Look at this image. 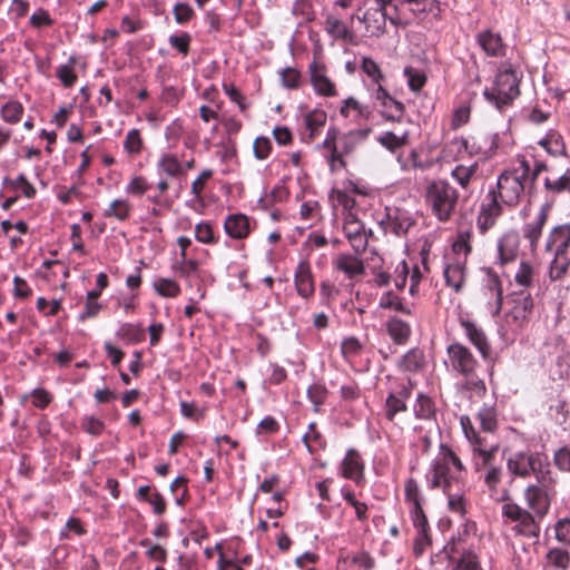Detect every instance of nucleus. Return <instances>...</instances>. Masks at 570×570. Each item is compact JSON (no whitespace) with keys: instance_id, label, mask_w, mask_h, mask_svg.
<instances>
[{"instance_id":"obj_1","label":"nucleus","mask_w":570,"mask_h":570,"mask_svg":"<svg viewBox=\"0 0 570 570\" xmlns=\"http://www.w3.org/2000/svg\"><path fill=\"white\" fill-rule=\"evenodd\" d=\"M460 422L464 435L472 445L474 469L476 472H485L484 483L491 495H493L497 493V484L499 482V471L495 466L499 442L490 440L489 435L482 432H476L468 416H462Z\"/></svg>"},{"instance_id":"obj_2","label":"nucleus","mask_w":570,"mask_h":570,"mask_svg":"<svg viewBox=\"0 0 570 570\" xmlns=\"http://www.w3.org/2000/svg\"><path fill=\"white\" fill-rule=\"evenodd\" d=\"M430 474V489L449 492L451 488H465V466L448 444H440L439 454L431 463Z\"/></svg>"},{"instance_id":"obj_3","label":"nucleus","mask_w":570,"mask_h":570,"mask_svg":"<svg viewBox=\"0 0 570 570\" xmlns=\"http://www.w3.org/2000/svg\"><path fill=\"white\" fill-rule=\"evenodd\" d=\"M532 475L535 478V483L527 487L524 497L528 505L534 513L542 518L549 509L552 499L557 494V475L551 470L550 463L544 454L540 459V466H535Z\"/></svg>"},{"instance_id":"obj_4","label":"nucleus","mask_w":570,"mask_h":570,"mask_svg":"<svg viewBox=\"0 0 570 570\" xmlns=\"http://www.w3.org/2000/svg\"><path fill=\"white\" fill-rule=\"evenodd\" d=\"M455 190L445 181L429 183L425 191V200L440 220H446L456 203Z\"/></svg>"},{"instance_id":"obj_5","label":"nucleus","mask_w":570,"mask_h":570,"mask_svg":"<svg viewBox=\"0 0 570 570\" xmlns=\"http://www.w3.org/2000/svg\"><path fill=\"white\" fill-rule=\"evenodd\" d=\"M451 570H482L474 552L465 548L464 540L452 539L444 547Z\"/></svg>"},{"instance_id":"obj_6","label":"nucleus","mask_w":570,"mask_h":570,"mask_svg":"<svg viewBox=\"0 0 570 570\" xmlns=\"http://www.w3.org/2000/svg\"><path fill=\"white\" fill-rule=\"evenodd\" d=\"M377 4L380 6V9L371 13H365L363 17L353 16L352 17V24H354L355 20H357L360 23L366 24V32L371 36H379L383 32L385 20L390 19L392 22H395L399 17L401 9L404 6H397L394 11H389V6L391 3V0H376Z\"/></svg>"},{"instance_id":"obj_7","label":"nucleus","mask_w":570,"mask_h":570,"mask_svg":"<svg viewBox=\"0 0 570 570\" xmlns=\"http://www.w3.org/2000/svg\"><path fill=\"white\" fill-rule=\"evenodd\" d=\"M502 514L512 522H515L513 530H515L518 534L525 537L538 534L539 527L537 525L534 518L530 512L521 509L518 504L504 503L502 507Z\"/></svg>"},{"instance_id":"obj_8","label":"nucleus","mask_w":570,"mask_h":570,"mask_svg":"<svg viewBox=\"0 0 570 570\" xmlns=\"http://www.w3.org/2000/svg\"><path fill=\"white\" fill-rule=\"evenodd\" d=\"M448 355L453 371L465 377L473 375L476 367V360L469 348L459 343H453L448 347Z\"/></svg>"},{"instance_id":"obj_9","label":"nucleus","mask_w":570,"mask_h":570,"mask_svg":"<svg viewBox=\"0 0 570 570\" xmlns=\"http://www.w3.org/2000/svg\"><path fill=\"white\" fill-rule=\"evenodd\" d=\"M542 454L539 452H517L508 459L507 466L511 474L520 478H529L532 475L535 466H540Z\"/></svg>"},{"instance_id":"obj_10","label":"nucleus","mask_w":570,"mask_h":570,"mask_svg":"<svg viewBox=\"0 0 570 570\" xmlns=\"http://www.w3.org/2000/svg\"><path fill=\"white\" fill-rule=\"evenodd\" d=\"M525 170L504 171L501 173V200L507 205L517 204L521 193L523 191L522 178Z\"/></svg>"},{"instance_id":"obj_11","label":"nucleus","mask_w":570,"mask_h":570,"mask_svg":"<svg viewBox=\"0 0 570 570\" xmlns=\"http://www.w3.org/2000/svg\"><path fill=\"white\" fill-rule=\"evenodd\" d=\"M341 474L343 478L354 481L357 485L364 481V462L360 452L348 449L342 463Z\"/></svg>"},{"instance_id":"obj_12","label":"nucleus","mask_w":570,"mask_h":570,"mask_svg":"<svg viewBox=\"0 0 570 570\" xmlns=\"http://www.w3.org/2000/svg\"><path fill=\"white\" fill-rule=\"evenodd\" d=\"M521 78L515 69L501 70V106L511 105L520 96Z\"/></svg>"},{"instance_id":"obj_13","label":"nucleus","mask_w":570,"mask_h":570,"mask_svg":"<svg viewBox=\"0 0 570 570\" xmlns=\"http://www.w3.org/2000/svg\"><path fill=\"white\" fill-rule=\"evenodd\" d=\"M570 224L554 227L547 240L546 249L554 255H569Z\"/></svg>"},{"instance_id":"obj_14","label":"nucleus","mask_w":570,"mask_h":570,"mask_svg":"<svg viewBox=\"0 0 570 570\" xmlns=\"http://www.w3.org/2000/svg\"><path fill=\"white\" fill-rule=\"evenodd\" d=\"M548 212L549 209L547 207H541L539 213L533 217L531 222H529L525 225L523 229L524 238H527L530 242L532 250L535 249L538 240L542 233V228L547 223Z\"/></svg>"},{"instance_id":"obj_15","label":"nucleus","mask_w":570,"mask_h":570,"mask_svg":"<svg viewBox=\"0 0 570 570\" xmlns=\"http://www.w3.org/2000/svg\"><path fill=\"white\" fill-rule=\"evenodd\" d=\"M136 497L138 500L149 503L155 514L163 515L166 512L167 504L165 498L154 487H139Z\"/></svg>"},{"instance_id":"obj_16","label":"nucleus","mask_w":570,"mask_h":570,"mask_svg":"<svg viewBox=\"0 0 570 570\" xmlns=\"http://www.w3.org/2000/svg\"><path fill=\"white\" fill-rule=\"evenodd\" d=\"M295 285L297 293L307 297L314 293V282L311 272V267L306 262H302L298 265L296 275H295Z\"/></svg>"},{"instance_id":"obj_17","label":"nucleus","mask_w":570,"mask_h":570,"mask_svg":"<svg viewBox=\"0 0 570 570\" xmlns=\"http://www.w3.org/2000/svg\"><path fill=\"white\" fill-rule=\"evenodd\" d=\"M410 391L403 389L399 394L391 393L385 401V416L389 421H393L395 415L407 410L406 400Z\"/></svg>"},{"instance_id":"obj_18","label":"nucleus","mask_w":570,"mask_h":570,"mask_svg":"<svg viewBox=\"0 0 570 570\" xmlns=\"http://www.w3.org/2000/svg\"><path fill=\"white\" fill-rule=\"evenodd\" d=\"M413 412L419 420H434L436 417L435 402L429 395L419 393Z\"/></svg>"},{"instance_id":"obj_19","label":"nucleus","mask_w":570,"mask_h":570,"mask_svg":"<svg viewBox=\"0 0 570 570\" xmlns=\"http://www.w3.org/2000/svg\"><path fill=\"white\" fill-rule=\"evenodd\" d=\"M498 214L499 208L497 203V196L495 193H492L490 203L483 206L478 219V225L481 232L484 233L489 228L494 226Z\"/></svg>"},{"instance_id":"obj_20","label":"nucleus","mask_w":570,"mask_h":570,"mask_svg":"<svg viewBox=\"0 0 570 570\" xmlns=\"http://www.w3.org/2000/svg\"><path fill=\"white\" fill-rule=\"evenodd\" d=\"M400 367L402 371L417 373L425 367V355L420 348L410 350L402 358Z\"/></svg>"},{"instance_id":"obj_21","label":"nucleus","mask_w":570,"mask_h":570,"mask_svg":"<svg viewBox=\"0 0 570 570\" xmlns=\"http://www.w3.org/2000/svg\"><path fill=\"white\" fill-rule=\"evenodd\" d=\"M306 395L313 404V412L321 413L322 406L326 403L330 392L322 383H314L307 387Z\"/></svg>"},{"instance_id":"obj_22","label":"nucleus","mask_w":570,"mask_h":570,"mask_svg":"<svg viewBox=\"0 0 570 570\" xmlns=\"http://www.w3.org/2000/svg\"><path fill=\"white\" fill-rule=\"evenodd\" d=\"M404 499L410 504V510L423 508L422 491L414 478H409L404 484Z\"/></svg>"},{"instance_id":"obj_23","label":"nucleus","mask_w":570,"mask_h":570,"mask_svg":"<svg viewBox=\"0 0 570 570\" xmlns=\"http://www.w3.org/2000/svg\"><path fill=\"white\" fill-rule=\"evenodd\" d=\"M303 441L309 453H316L326 448V440L314 422L308 425V431L304 434Z\"/></svg>"},{"instance_id":"obj_24","label":"nucleus","mask_w":570,"mask_h":570,"mask_svg":"<svg viewBox=\"0 0 570 570\" xmlns=\"http://www.w3.org/2000/svg\"><path fill=\"white\" fill-rule=\"evenodd\" d=\"M504 274L508 278L513 277V279L518 286L525 288V287L530 286V284H531L533 268L529 263L521 261L518 269L511 271V272L505 271Z\"/></svg>"},{"instance_id":"obj_25","label":"nucleus","mask_w":570,"mask_h":570,"mask_svg":"<svg viewBox=\"0 0 570 570\" xmlns=\"http://www.w3.org/2000/svg\"><path fill=\"white\" fill-rule=\"evenodd\" d=\"M464 489L465 488H451L449 492H443L448 497L449 510L458 513L460 517H463L466 512Z\"/></svg>"},{"instance_id":"obj_26","label":"nucleus","mask_w":570,"mask_h":570,"mask_svg":"<svg viewBox=\"0 0 570 570\" xmlns=\"http://www.w3.org/2000/svg\"><path fill=\"white\" fill-rule=\"evenodd\" d=\"M225 228L228 235L234 238H243L248 233V222L244 215L230 216L226 223Z\"/></svg>"},{"instance_id":"obj_27","label":"nucleus","mask_w":570,"mask_h":570,"mask_svg":"<svg viewBox=\"0 0 570 570\" xmlns=\"http://www.w3.org/2000/svg\"><path fill=\"white\" fill-rule=\"evenodd\" d=\"M312 83L317 92L325 96L334 95V85L320 67H314L312 70Z\"/></svg>"},{"instance_id":"obj_28","label":"nucleus","mask_w":570,"mask_h":570,"mask_svg":"<svg viewBox=\"0 0 570 570\" xmlns=\"http://www.w3.org/2000/svg\"><path fill=\"white\" fill-rule=\"evenodd\" d=\"M336 266L351 278L361 275L364 271L362 262L353 256H341L336 262Z\"/></svg>"},{"instance_id":"obj_29","label":"nucleus","mask_w":570,"mask_h":570,"mask_svg":"<svg viewBox=\"0 0 570 570\" xmlns=\"http://www.w3.org/2000/svg\"><path fill=\"white\" fill-rule=\"evenodd\" d=\"M547 562L560 570H566L570 566V554L568 550L562 548H552L547 553Z\"/></svg>"},{"instance_id":"obj_30","label":"nucleus","mask_w":570,"mask_h":570,"mask_svg":"<svg viewBox=\"0 0 570 570\" xmlns=\"http://www.w3.org/2000/svg\"><path fill=\"white\" fill-rule=\"evenodd\" d=\"M386 330L394 343L403 345L411 335V328L407 323H386Z\"/></svg>"},{"instance_id":"obj_31","label":"nucleus","mask_w":570,"mask_h":570,"mask_svg":"<svg viewBox=\"0 0 570 570\" xmlns=\"http://www.w3.org/2000/svg\"><path fill=\"white\" fill-rule=\"evenodd\" d=\"M304 122L309 131V139H313L317 130L325 125L326 114L322 110H313L305 115Z\"/></svg>"},{"instance_id":"obj_32","label":"nucleus","mask_w":570,"mask_h":570,"mask_svg":"<svg viewBox=\"0 0 570 570\" xmlns=\"http://www.w3.org/2000/svg\"><path fill=\"white\" fill-rule=\"evenodd\" d=\"M465 326L466 333L471 342L479 348L483 356L489 352V344L484 334L479 331L474 323H462Z\"/></svg>"},{"instance_id":"obj_33","label":"nucleus","mask_w":570,"mask_h":570,"mask_svg":"<svg viewBox=\"0 0 570 570\" xmlns=\"http://www.w3.org/2000/svg\"><path fill=\"white\" fill-rule=\"evenodd\" d=\"M518 253V237L515 235H507L501 244V265L513 261Z\"/></svg>"},{"instance_id":"obj_34","label":"nucleus","mask_w":570,"mask_h":570,"mask_svg":"<svg viewBox=\"0 0 570 570\" xmlns=\"http://www.w3.org/2000/svg\"><path fill=\"white\" fill-rule=\"evenodd\" d=\"M482 433L489 435L490 440H494L493 432L497 429V414L493 409H483L479 414Z\"/></svg>"},{"instance_id":"obj_35","label":"nucleus","mask_w":570,"mask_h":570,"mask_svg":"<svg viewBox=\"0 0 570 570\" xmlns=\"http://www.w3.org/2000/svg\"><path fill=\"white\" fill-rule=\"evenodd\" d=\"M446 283L459 291L464 281V269L461 262L448 266L445 269Z\"/></svg>"},{"instance_id":"obj_36","label":"nucleus","mask_w":570,"mask_h":570,"mask_svg":"<svg viewBox=\"0 0 570 570\" xmlns=\"http://www.w3.org/2000/svg\"><path fill=\"white\" fill-rule=\"evenodd\" d=\"M139 544L146 547V556L149 560L165 563L167 561V550L160 544H154L149 539H142Z\"/></svg>"},{"instance_id":"obj_37","label":"nucleus","mask_w":570,"mask_h":570,"mask_svg":"<svg viewBox=\"0 0 570 570\" xmlns=\"http://www.w3.org/2000/svg\"><path fill=\"white\" fill-rule=\"evenodd\" d=\"M435 0H391L389 11H394L397 6H409L411 11L431 10Z\"/></svg>"},{"instance_id":"obj_38","label":"nucleus","mask_w":570,"mask_h":570,"mask_svg":"<svg viewBox=\"0 0 570 570\" xmlns=\"http://www.w3.org/2000/svg\"><path fill=\"white\" fill-rule=\"evenodd\" d=\"M379 141L389 150L394 151L407 142V132H403L399 136L394 132L387 131L379 137Z\"/></svg>"},{"instance_id":"obj_39","label":"nucleus","mask_w":570,"mask_h":570,"mask_svg":"<svg viewBox=\"0 0 570 570\" xmlns=\"http://www.w3.org/2000/svg\"><path fill=\"white\" fill-rule=\"evenodd\" d=\"M362 350V344L354 336L346 337L341 345L342 355L345 360H352L358 356Z\"/></svg>"},{"instance_id":"obj_40","label":"nucleus","mask_w":570,"mask_h":570,"mask_svg":"<svg viewBox=\"0 0 570 570\" xmlns=\"http://www.w3.org/2000/svg\"><path fill=\"white\" fill-rule=\"evenodd\" d=\"M81 429L90 434V435H94V436H99L102 432H104V429H105V423L94 416V415H85L82 419H81Z\"/></svg>"},{"instance_id":"obj_41","label":"nucleus","mask_w":570,"mask_h":570,"mask_svg":"<svg viewBox=\"0 0 570 570\" xmlns=\"http://www.w3.org/2000/svg\"><path fill=\"white\" fill-rule=\"evenodd\" d=\"M570 263L569 255H554V259L550 266L551 279H559L567 271Z\"/></svg>"},{"instance_id":"obj_42","label":"nucleus","mask_w":570,"mask_h":570,"mask_svg":"<svg viewBox=\"0 0 570 570\" xmlns=\"http://www.w3.org/2000/svg\"><path fill=\"white\" fill-rule=\"evenodd\" d=\"M553 464L561 472L570 473V448L564 445L553 454Z\"/></svg>"},{"instance_id":"obj_43","label":"nucleus","mask_w":570,"mask_h":570,"mask_svg":"<svg viewBox=\"0 0 570 570\" xmlns=\"http://www.w3.org/2000/svg\"><path fill=\"white\" fill-rule=\"evenodd\" d=\"M404 73L407 77L409 87L412 91H420L426 82V76L412 67H407Z\"/></svg>"},{"instance_id":"obj_44","label":"nucleus","mask_w":570,"mask_h":570,"mask_svg":"<svg viewBox=\"0 0 570 570\" xmlns=\"http://www.w3.org/2000/svg\"><path fill=\"white\" fill-rule=\"evenodd\" d=\"M159 167L169 176H177L181 173V165L173 155H164L159 161Z\"/></svg>"},{"instance_id":"obj_45","label":"nucleus","mask_w":570,"mask_h":570,"mask_svg":"<svg viewBox=\"0 0 570 570\" xmlns=\"http://www.w3.org/2000/svg\"><path fill=\"white\" fill-rule=\"evenodd\" d=\"M410 517L417 533L430 532L428 517L423 508H420L419 510H410Z\"/></svg>"},{"instance_id":"obj_46","label":"nucleus","mask_w":570,"mask_h":570,"mask_svg":"<svg viewBox=\"0 0 570 570\" xmlns=\"http://www.w3.org/2000/svg\"><path fill=\"white\" fill-rule=\"evenodd\" d=\"M52 395L45 389L38 387L31 392L32 405L37 409L43 410L52 402Z\"/></svg>"},{"instance_id":"obj_47","label":"nucleus","mask_w":570,"mask_h":570,"mask_svg":"<svg viewBox=\"0 0 570 570\" xmlns=\"http://www.w3.org/2000/svg\"><path fill=\"white\" fill-rule=\"evenodd\" d=\"M22 111L23 108L20 104L8 102L6 106H3L1 114L4 121L14 124L19 121Z\"/></svg>"},{"instance_id":"obj_48","label":"nucleus","mask_w":570,"mask_h":570,"mask_svg":"<svg viewBox=\"0 0 570 570\" xmlns=\"http://www.w3.org/2000/svg\"><path fill=\"white\" fill-rule=\"evenodd\" d=\"M351 561L362 570H373L376 564L375 559L367 551L353 554Z\"/></svg>"},{"instance_id":"obj_49","label":"nucleus","mask_w":570,"mask_h":570,"mask_svg":"<svg viewBox=\"0 0 570 570\" xmlns=\"http://www.w3.org/2000/svg\"><path fill=\"white\" fill-rule=\"evenodd\" d=\"M327 30L328 32L336 37V38H341V39H351V33L350 31L346 29V27L344 26V23L336 19V18H330L327 20Z\"/></svg>"},{"instance_id":"obj_50","label":"nucleus","mask_w":570,"mask_h":570,"mask_svg":"<svg viewBox=\"0 0 570 570\" xmlns=\"http://www.w3.org/2000/svg\"><path fill=\"white\" fill-rule=\"evenodd\" d=\"M340 395L345 402L356 401L361 397V389L357 383L350 382L341 386Z\"/></svg>"},{"instance_id":"obj_51","label":"nucleus","mask_w":570,"mask_h":570,"mask_svg":"<svg viewBox=\"0 0 570 570\" xmlns=\"http://www.w3.org/2000/svg\"><path fill=\"white\" fill-rule=\"evenodd\" d=\"M363 229L362 223L355 217L354 214L348 212L345 218L344 230L346 235L352 238L358 236Z\"/></svg>"},{"instance_id":"obj_52","label":"nucleus","mask_w":570,"mask_h":570,"mask_svg":"<svg viewBox=\"0 0 570 570\" xmlns=\"http://www.w3.org/2000/svg\"><path fill=\"white\" fill-rule=\"evenodd\" d=\"M130 207L125 200H115L109 210L106 213L107 216H115L118 219H125L129 214Z\"/></svg>"},{"instance_id":"obj_53","label":"nucleus","mask_w":570,"mask_h":570,"mask_svg":"<svg viewBox=\"0 0 570 570\" xmlns=\"http://www.w3.org/2000/svg\"><path fill=\"white\" fill-rule=\"evenodd\" d=\"M155 286L157 292L166 297H174L179 291L178 285L169 279H160L156 283Z\"/></svg>"},{"instance_id":"obj_54","label":"nucleus","mask_w":570,"mask_h":570,"mask_svg":"<svg viewBox=\"0 0 570 570\" xmlns=\"http://www.w3.org/2000/svg\"><path fill=\"white\" fill-rule=\"evenodd\" d=\"M479 41L488 55H497V50L499 47V38L492 36L491 33H483L480 36Z\"/></svg>"},{"instance_id":"obj_55","label":"nucleus","mask_w":570,"mask_h":570,"mask_svg":"<svg viewBox=\"0 0 570 570\" xmlns=\"http://www.w3.org/2000/svg\"><path fill=\"white\" fill-rule=\"evenodd\" d=\"M179 406L181 415L186 419L199 421L204 416V413L194 403L180 401Z\"/></svg>"},{"instance_id":"obj_56","label":"nucleus","mask_w":570,"mask_h":570,"mask_svg":"<svg viewBox=\"0 0 570 570\" xmlns=\"http://www.w3.org/2000/svg\"><path fill=\"white\" fill-rule=\"evenodd\" d=\"M37 307L39 311L43 312V316L50 317L55 316L57 312L60 309V302L57 299L48 302L46 298L40 297L37 301Z\"/></svg>"},{"instance_id":"obj_57","label":"nucleus","mask_w":570,"mask_h":570,"mask_svg":"<svg viewBox=\"0 0 570 570\" xmlns=\"http://www.w3.org/2000/svg\"><path fill=\"white\" fill-rule=\"evenodd\" d=\"M546 186L553 191H562L570 188V175H563L557 178H547Z\"/></svg>"},{"instance_id":"obj_58","label":"nucleus","mask_w":570,"mask_h":570,"mask_svg":"<svg viewBox=\"0 0 570 570\" xmlns=\"http://www.w3.org/2000/svg\"><path fill=\"white\" fill-rule=\"evenodd\" d=\"M469 237H470L469 232H460L459 233L458 239L453 244V252L455 254H458V255L463 254V256L465 257L470 253L471 247L469 245Z\"/></svg>"},{"instance_id":"obj_59","label":"nucleus","mask_w":570,"mask_h":570,"mask_svg":"<svg viewBox=\"0 0 570 570\" xmlns=\"http://www.w3.org/2000/svg\"><path fill=\"white\" fill-rule=\"evenodd\" d=\"M431 542L432 540L430 532L416 533L413 544V551L415 556H422L425 549L431 544Z\"/></svg>"},{"instance_id":"obj_60","label":"nucleus","mask_w":570,"mask_h":570,"mask_svg":"<svg viewBox=\"0 0 570 570\" xmlns=\"http://www.w3.org/2000/svg\"><path fill=\"white\" fill-rule=\"evenodd\" d=\"M279 430V424L278 422L275 420V417L268 415V416H265L258 424L257 426V433L261 434V433H265V434H274L276 432H278Z\"/></svg>"},{"instance_id":"obj_61","label":"nucleus","mask_w":570,"mask_h":570,"mask_svg":"<svg viewBox=\"0 0 570 570\" xmlns=\"http://www.w3.org/2000/svg\"><path fill=\"white\" fill-rule=\"evenodd\" d=\"M556 537L560 542L570 544V520H560L556 525Z\"/></svg>"},{"instance_id":"obj_62","label":"nucleus","mask_w":570,"mask_h":570,"mask_svg":"<svg viewBox=\"0 0 570 570\" xmlns=\"http://www.w3.org/2000/svg\"><path fill=\"white\" fill-rule=\"evenodd\" d=\"M410 268L405 262H401L395 268L394 284L397 288H403L406 283L407 274Z\"/></svg>"},{"instance_id":"obj_63","label":"nucleus","mask_w":570,"mask_h":570,"mask_svg":"<svg viewBox=\"0 0 570 570\" xmlns=\"http://www.w3.org/2000/svg\"><path fill=\"white\" fill-rule=\"evenodd\" d=\"M272 373L268 377V383L272 385H278L287 379V372L284 367L278 364H272Z\"/></svg>"},{"instance_id":"obj_64","label":"nucleus","mask_w":570,"mask_h":570,"mask_svg":"<svg viewBox=\"0 0 570 570\" xmlns=\"http://www.w3.org/2000/svg\"><path fill=\"white\" fill-rule=\"evenodd\" d=\"M282 81L287 88H296L299 83V73L295 69H285L282 72Z\"/></svg>"}]
</instances>
